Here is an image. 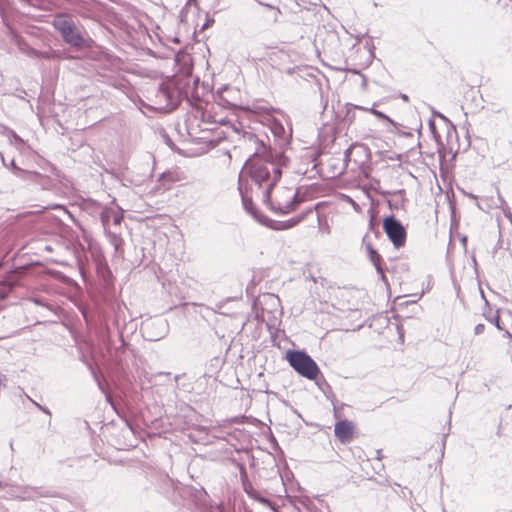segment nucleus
I'll use <instances>...</instances> for the list:
<instances>
[{
  "label": "nucleus",
  "instance_id": "obj_1",
  "mask_svg": "<svg viewBox=\"0 0 512 512\" xmlns=\"http://www.w3.org/2000/svg\"><path fill=\"white\" fill-rule=\"evenodd\" d=\"M249 141L256 144L254 153L246 160L239 175L238 190L242 204L249 213L253 212V198L268 199L282 175V168L289 163L283 151H277L249 133Z\"/></svg>",
  "mask_w": 512,
  "mask_h": 512
},
{
  "label": "nucleus",
  "instance_id": "obj_2",
  "mask_svg": "<svg viewBox=\"0 0 512 512\" xmlns=\"http://www.w3.org/2000/svg\"><path fill=\"white\" fill-rule=\"evenodd\" d=\"M232 91L225 89L219 96V101L216 103L206 105L205 108L197 107L194 111L193 118L189 119V129L194 130V125L201 131H213L218 125H226L229 123L227 116L220 112L222 107L236 108L237 104L230 101L229 95Z\"/></svg>",
  "mask_w": 512,
  "mask_h": 512
},
{
  "label": "nucleus",
  "instance_id": "obj_3",
  "mask_svg": "<svg viewBox=\"0 0 512 512\" xmlns=\"http://www.w3.org/2000/svg\"><path fill=\"white\" fill-rule=\"evenodd\" d=\"M183 98H188L187 92L181 91L175 79L163 81L157 88L149 91L148 99L154 110L170 112L174 110Z\"/></svg>",
  "mask_w": 512,
  "mask_h": 512
},
{
  "label": "nucleus",
  "instance_id": "obj_4",
  "mask_svg": "<svg viewBox=\"0 0 512 512\" xmlns=\"http://www.w3.org/2000/svg\"><path fill=\"white\" fill-rule=\"evenodd\" d=\"M52 26L61 35L62 39L75 49L91 47L92 40L85 38L81 29L74 20L67 14H57L54 16Z\"/></svg>",
  "mask_w": 512,
  "mask_h": 512
},
{
  "label": "nucleus",
  "instance_id": "obj_5",
  "mask_svg": "<svg viewBox=\"0 0 512 512\" xmlns=\"http://www.w3.org/2000/svg\"><path fill=\"white\" fill-rule=\"evenodd\" d=\"M254 112L259 113L263 118V123L266 125L274 136L275 144L278 146V151H283L289 146L292 138V128L288 124L284 126L282 121L273 115L277 110L272 107L257 105L254 107Z\"/></svg>",
  "mask_w": 512,
  "mask_h": 512
},
{
  "label": "nucleus",
  "instance_id": "obj_6",
  "mask_svg": "<svg viewBox=\"0 0 512 512\" xmlns=\"http://www.w3.org/2000/svg\"><path fill=\"white\" fill-rule=\"evenodd\" d=\"M275 214H288L296 209L301 200L291 187H274L268 199H261Z\"/></svg>",
  "mask_w": 512,
  "mask_h": 512
},
{
  "label": "nucleus",
  "instance_id": "obj_7",
  "mask_svg": "<svg viewBox=\"0 0 512 512\" xmlns=\"http://www.w3.org/2000/svg\"><path fill=\"white\" fill-rule=\"evenodd\" d=\"M287 360L297 373L309 380L316 379L320 373L317 363L304 351H289Z\"/></svg>",
  "mask_w": 512,
  "mask_h": 512
},
{
  "label": "nucleus",
  "instance_id": "obj_8",
  "mask_svg": "<svg viewBox=\"0 0 512 512\" xmlns=\"http://www.w3.org/2000/svg\"><path fill=\"white\" fill-rule=\"evenodd\" d=\"M383 230L395 248L403 247L406 243V229L393 215L383 220Z\"/></svg>",
  "mask_w": 512,
  "mask_h": 512
},
{
  "label": "nucleus",
  "instance_id": "obj_9",
  "mask_svg": "<svg viewBox=\"0 0 512 512\" xmlns=\"http://www.w3.org/2000/svg\"><path fill=\"white\" fill-rule=\"evenodd\" d=\"M238 467L240 471L242 487L244 492L248 495V497L255 500L264 507H267L273 511H277L275 503H273L269 498L264 496L260 491L255 489L252 483L248 480V475L245 466L243 464H238Z\"/></svg>",
  "mask_w": 512,
  "mask_h": 512
},
{
  "label": "nucleus",
  "instance_id": "obj_10",
  "mask_svg": "<svg viewBox=\"0 0 512 512\" xmlns=\"http://www.w3.org/2000/svg\"><path fill=\"white\" fill-rule=\"evenodd\" d=\"M90 204L95 206L100 213V221L103 225L104 230L108 229L110 222H113L114 225H120L123 220V213L120 208H112V207H102L98 202L91 201Z\"/></svg>",
  "mask_w": 512,
  "mask_h": 512
},
{
  "label": "nucleus",
  "instance_id": "obj_11",
  "mask_svg": "<svg viewBox=\"0 0 512 512\" xmlns=\"http://www.w3.org/2000/svg\"><path fill=\"white\" fill-rule=\"evenodd\" d=\"M354 425L349 420H341L335 424L334 434L341 443H349L353 438Z\"/></svg>",
  "mask_w": 512,
  "mask_h": 512
},
{
  "label": "nucleus",
  "instance_id": "obj_12",
  "mask_svg": "<svg viewBox=\"0 0 512 512\" xmlns=\"http://www.w3.org/2000/svg\"><path fill=\"white\" fill-rule=\"evenodd\" d=\"M314 208L308 207L305 210L301 211L298 215L283 221L280 223V226L278 229H289L296 225H298L300 222H302L309 214L313 213Z\"/></svg>",
  "mask_w": 512,
  "mask_h": 512
},
{
  "label": "nucleus",
  "instance_id": "obj_13",
  "mask_svg": "<svg viewBox=\"0 0 512 512\" xmlns=\"http://www.w3.org/2000/svg\"><path fill=\"white\" fill-rule=\"evenodd\" d=\"M105 234L108 238L109 243L114 247L115 254L122 255L123 254V239L122 237L115 233L110 231L109 229L104 230Z\"/></svg>",
  "mask_w": 512,
  "mask_h": 512
},
{
  "label": "nucleus",
  "instance_id": "obj_14",
  "mask_svg": "<svg viewBox=\"0 0 512 512\" xmlns=\"http://www.w3.org/2000/svg\"><path fill=\"white\" fill-rule=\"evenodd\" d=\"M368 251L371 262L375 266L377 272L381 275L382 279H384V271L381 266L382 257L370 246L368 247Z\"/></svg>",
  "mask_w": 512,
  "mask_h": 512
},
{
  "label": "nucleus",
  "instance_id": "obj_15",
  "mask_svg": "<svg viewBox=\"0 0 512 512\" xmlns=\"http://www.w3.org/2000/svg\"><path fill=\"white\" fill-rule=\"evenodd\" d=\"M11 167H12L14 174L17 177L22 178V179H29L31 177L38 175V173H36V172L26 171V170L19 168L18 166L15 165L14 160L11 161Z\"/></svg>",
  "mask_w": 512,
  "mask_h": 512
},
{
  "label": "nucleus",
  "instance_id": "obj_16",
  "mask_svg": "<svg viewBox=\"0 0 512 512\" xmlns=\"http://www.w3.org/2000/svg\"><path fill=\"white\" fill-rule=\"evenodd\" d=\"M35 58L36 59H47V60L59 59L60 58V54L57 51L52 50V49H48V50H45V51L37 50Z\"/></svg>",
  "mask_w": 512,
  "mask_h": 512
},
{
  "label": "nucleus",
  "instance_id": "obj_17",
  "mask_svg": "<svg viewBox=\"0 0 512 512\" xmlns=\"http://www.w3.org/2000/svg\"><path fill=\"white\" fill-rule=\"evenodd\" d=\"M18 48L22 53L26 54L27 56H29L31 58H35L37 50L34 49L33 47H31L28 43L19 41Z\"/></svg>",
  "mask_w": 512,
  "mask_h": 512
},
{
  "label": "nucleus",
  "instance_id": "obj_18",
  "mask_svg": "<svg viewBox=\"0 0 512 512\" xmlns=\"http://www.w3.org/2000/svg\"><path fill=\"white\" fill-rule=\"evenodd\" d=\"M403 193V190H399L398 192H396L394 194V197L393 199L389 200L388 203H389V206L391 208H399L401 205H402V202H403V199L400 197Z\"/></svg>",
  "mask_w": 512,
  "mask_h": 512
},
{
  "label": "nucleus",
  "instance_id": "obj_19",
  "mask_svg": "<svg viewBox=\"0 0 512 512\" xmlns=\"http://www.w3.org/2000/svg\"><path fill=\"white\" fill-rule=\"evenodd\" d=\"M484 316L490 323L494 324L497 329L502 330L498 313H495L493 315L484 313Z\"/></svg>",
  "mask_w": 512,
  "mask_h": 512
},
{
  "label": "nucleus",
  "instance_id": "obj_20",
  "mask_svg": "<svg viewBox=\"0 0 512 512\" xmlns=\"http://www.w3.org/2000/svg\"><path fill=\"white\" fill-rule=\"evenodd\" d=\"M358 109H362L364 111H369L371 113H373L376 117H378L379 119H384V120H387V121H390L389 117L386 116L384 113L374 109V108H365V107H360V106H357Z\"/></svg>",
  "mask_w": 512,
  "mask_h": 512
},
{
  "label": "nucleus",
  "instance_id": "obj_21",
  "mask_svg": "<svg viewBox=\"0 0 512 512\" xmlns=\"http://www.w3.org/2000/svg\"><path fill=\"white\" fill-rule=\"evenodd\" d=\"M38 491L34 488H30L29 490L25 491L24 499H34L38 496Z\"/></svg>",
  "mask_w": 512,
  "mask_h": 512
},
{
  "label": "nucleus",
  "instance_id": "obj_22",
  "mask_svg": "<svg viewBox=\"0 0 512 512\" xmlns=\"http://www.w3.org/2000/svg\"><path fill=\"white\" fill-rule=\"evenodd\" d=\"M33 403L36 405V407H37L39 410H41V411H43L44 413H46L47 415L51 416V412H50V410H49L47 407L42 406V405L38 404V403H37V402H35V401H33Z\"/></svg>",
  "mask_w": 512,
  "mask_h": 512
},
{
  "label": "nucleus",
  "instance_id": "obj_23",
  "mask_svg": "<svg viewBox=\"0 0 512 512\" xmlns=\"http://www.w3.org/2000/svg\"><path fill=\"white\" fill-rule=\"evenodd\" d=\"M484 329H485L484 324H481V323H480V324H477V325L475 326V328H474V333H475L476 335H479V334H481V333L484 331Z\"/></svg>",
  "mask_w": 512,
  "mask_h": 512
},
{
  "label": "nucleus",
  "instance_id": "obj_24",
  "mask_svg": "<svg viewBox=\"0 0 512 512\" xmlns=\"http://www.w3.org/2000/svg\"><path fill=\"white\" fill-rule=\"evenodd\" d=\"M93 374H94V378H95V380H96V382H97V384H98L99 389H100L102 392H104L105 390H104V386H103V384H102L101 380L99 379V377L97 376V374H96V373H93Z\"/></svg>",
  "mask_w": 512,
  "mask_h": 512
},
{
  "label": "nucleus",
  "instance_id": "obj_25",
  "mask_svg": "<svg viewBox=\"0 0 512 512\" xmlns=\"http://www.w3.org/2000/svg\"><path fill=\"white\" fill-rule=\"evenodd\" d=\"M381 459H382V454H381V451L378 450L377 451V458H376L377 464L380 466L381 469H383L384 466H383V464H381Z\"/></svg>",
  "mask_w": 512,
  "mask_h": 512
},
{
  "label": "nucleus",
  "instance_id": "obj_26",
  "mask_svg": "<svg viewBox=\"0 0 512 512\" xmlns=\"http://www.w3.org/2000/svg\"><path fill=\"white\" fill-rule=\"evenodd\" d=\"M347 199L349 201V203L354 207V209H358L359 208V205L350 197L347 196Z\"/></svg>",
  "mask_w": 512,
  "mask_h": 512
},
{
  "label": "nucleus",
  "instance_id": "obj_27",
  "mask_svg": "<svg viewBox=\"0 0 512 512\" xmlns=\"http://www.w3.org/2000/svg\"><path fill=\"white\" fill-rule=\"evenodd\" d=\"M269 298L275 302V303H279V298L278 297H275L274 295H270Z\"/></svg>",
  "mask_w": 512,
  "mask_h": 512
},
{
  "label": "nucleus",
  "instance_id": "obj_28",
  "mask_svg": "<svg viewBox=\"0 0 512 512\" xmlns=\"http://www.w3.org/2000/svg\"><path fill=\"white\" fill-rule=\"evenodd\" d=\"M268 8H271V9H274L275 10V17L277 16V14L280 13V10L278 8H274L272 7L271 5H266Z\"/></svg>",
  "mask_w": 512,
  "mask_h": 512
},
{
  "label": "nucleus",
  "instance_id": "obj_29",
  "mask_svg": "<svg viewBox=\"0 0 512 512\" xmlns=\"http://www.w3.org/2000/svg\"><path fill=\"white\" fill-rule=\"evenodd\" d=\"M12 134L16 141L22 142V139L15 132H12Z\"/></svg>",
  "mask_w": 512,
  "mask_h": 512
},
{
  "label": "nucleus",
  "instance_id": "obj_30",
  "mask_svg": "<svg viewBox=\"0 0 512 512\" xmlns=\"http://www.w3.org/2000/svg\"><path fill=\"white\" fill-rule=\"evenodd\" d=\"M504 336L509 338V339H512V334L509 331H505Z\"/></svg>",
  "mask_w": 512,
  "mask_h": 512
},
{
  "label": "nucleus",
  "instance_id": "obj_31",
  "mask_svg": "<svg viewBox=\"0 0 512 512\" xmlns=\"http://www.w3.org/2000/svg\"><path fill=\"white\" fill-rule=\"evenodd\" d=\"M0 160L2 162L3 165H6L5 164V159H4V155L0 152Z\"/></svg>",
  "mask_w": 512,
  "mask_h": 512
},
{
  "label": "nucleus",
  "instance_id": "obj_32",
  "mask_svg": "<svg viewBox=\"0 0 512 512\" xmlns=\"http://www.w3.org/2000/svg\"><path fill=\"white\" fill-rule=\"evenodd\" d=\"M349 155H350V149H347V150L345 151V157L347 158V157H349Z\"/></svg>",
  "mask_w": 512,
  "mask_h": 512
},
{
  "label": "nucleus",
  "instance_id": "obj_33",
  "mask_svg": "<svg viewBox=\"0 0 512 512\" xmlns=\"http://www.w3.org/2000/svg\"><path fill=\"white\" fill-rule=\"evenodd\" d=\"M160 338H161V336H159V337H155V338L150 337L149 339H150V341H153V340H158V339H160Z\"/></svg>",
  "mask_w": 512,
  "mask_h": 512
},
{
  "label": "nucleus",
  "instance_id": "obj_34",
  "mask_svg": "<svg viewBox=\"0 0 512 512\" xmlns=\"http://www.w3.org/2000/svg\"><path fill=\"white\" fill-rule=\"evenodd\" d=\"M403 99H404V100H407V99H408V97H407L406 95H403Z\"/></svg>",
  "mask_w": 512,
  "mask_h": 512
}]
</instances>
